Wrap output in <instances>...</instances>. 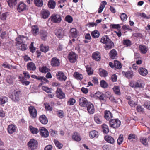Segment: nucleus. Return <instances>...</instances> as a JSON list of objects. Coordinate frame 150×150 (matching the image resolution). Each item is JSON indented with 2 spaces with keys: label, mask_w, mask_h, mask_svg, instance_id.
Returning a JSON list of instances; mask_svg holds the SVG:
<instances>
[{
  "label": "nucleus",
  "mask_w": 150,
  "mask_h": 150,
  "mask_svg": "<svg viewBox=\"0 0 150 150\" xmlns=\"http://www.w3.org/2000/svg\"><path fill=\"white\" fill-rule=\"evenodd\" d=\"M100 42L106 45L104 46V47L107 50L111 49L114 47L113 42L109 39L107 35H105L103 36L101 38Z\"/></svg>",
  "instance_id": "f257e3e1"
},
{
  "label": "nucleus",
  "mask_w": 150,
  "mask_h": 150,
  "mask_svg": "<svg viewBox=\"0 0 150 150\" xmlns=\"http://www.w3.org/2000/svg\"><path fill=\"white\" fill-rule=\"evenodd\" d=\"M20 91L14 90L10 93L9 98L13 102H18L20 99Z\"/></svg>",
  "instance_id": "f03ea898"
},
{
  "label": "nucleus",
  "mask_w": 150,
  "mask_h": 150,
  "mask_svg": "<svg viewBox=\"0 0 150 150\" xmlns=\"http://www.w3.org/2000/svg\"><path fill=\"white\" fill-rule=\"evenodd\" d=\"M121 123V121L118 119H110L109 122L110 126L114 129L118 128Z\"/></svg>",
  "instance_id": "7ed1b4c3"
},
{
  "label": "nucleus",
  "mask_w": 150,
  "mask_h": 150,
  "mask_svg": "<svg viewBox=\"0 0 150 150\" xmlns=\"http://www.w3.org/2000/svg\"><path fill=\"white\" fill-rule=\"evenodd\" d=\"M28 145L29 149L34 150L37 148L38 143L37 140L34 139H31L28 143Z\"/></svg>",
  "instance_id": "20e7f679"
},
{
  "label": "nucleus",
  "mask_w": 150,
  "mask_h": 150,
  "mask_svg": "<svg viewBox=\"0 0 150 150\" xmlns=\"http://www.w3.org/2000/svg\"><path fill=\"white\" fill-rule=\"evenodd\" d=\"M54 33L58 38L61 39L64 36L65 32L62 28H59L55 30Z\"/></svg>",
  "instance_id": "39448f33"
},
{
  "label": "nucleus",
  "mask_w": 150,
  "mask_h": 150,
  "mask_svg": "<svg viewBox=\"0 0 150 150\" xmlns=\"http://www.w3.org/2000/svg\"><path fill=\"white\" fill-rule=\"evenodd\" d=\"M78 58L77 55L74 52H70L68 55V58L69 62L71 63H75Z\"/></svg>",
  "instance_id": "423d86ee"
},
{
  "label": "nucleus",
  "mask_w": 150,
  "mask_h": 150,
  "mask_svg": "<svg viewBox=\"0 0 150 150\" xmlns=\"http://www.w3.org/2000/svg\"><path fill=\"white\" fill-rule=\"evenodd\" d=\"M28 6L22 2H20L17 7V10L19 13L28 10Z\"/></svg>",
  "instance_id": "0eeeda50"
},
{
  "label": "nucleus",
  "mask_w": 150,
  "mask_h": 150,
  "mask_svg": "<svg viewBox=\"0 0 150 150\" xmlns=\"http://www.w3.org/2000/svg\"><path fill=\"white\" fill-rule=\"evenodd\" d=\"M28 110L31 117L32 118H35L37 115V111L34 106H30L28 107Z\"/></svg>",
  "instance_id": "6e6552de"
},
{
  "label": "nucleus",
  "mask_w": 150,
  "mask_h": 150,
  "mask_svg": "<svg viewBox=\"0 0 150 150\" xmlns=\"http://www.w3.org/2000/svg\"><path fill=\"white\" fill-rule=\"evenodd\" d=\"M51 21L54 23H60L62 20L61 16L58 14H53L50 17Z\"/></svg>",
  "instance_id": "1a4fd4ad"
},
{
  "label": "nucleus",
  "mask_w": 150,
  "mask_h": 150,
  "mask_svg": "<svg viewBox=\"0 0 150 150\" xmlns=\"http://www.w3.org/2000/svg\"><path fill=\"white\" fill-rule=\"evenodd\" d=\"M143 81L141 80H139L136 82H132L130 83V86L132 88H142L143 87Z\"/></svg>",
  "instance_id": "9d476101"
},
{
  "label": "nucleus",
  "mask_w": 150,
  "mask_h": 150,
  "mask_svg": "<svg viewBox=\"0 0 150 150\" xmlns=\"http://www.w3.org/2000/svg\"><path fill=\"white\" fill-rule=\"evenodd\" d=\"M94 97L96 99L99 100L101 102L105 100L104 94L99 91L96 92L94 95Z\"/></svg>",
  "instance_id": "9b49d317"
},
{
  "label": "nucleus",
  "mask_w": 150,
  "mask_h": 150,
  "mask_svg": "<svg viewBox=\"0 0 150 150\" xmlns=\"http://www.w3.org/2000/svg\"><path fill=\"white\" fill-rule=\"evenodd\" d=\"M31 77L32 78L36 79L38 80L41 81V83L39 84V87L40 86L43 85L44 84H45L47 82V79L43 76H38L35 75H32L31 76Z\"/></svg>",
  "instance_id": "f8f14e48"
},
{
  "label": "nucleus",
  "mask_w": 150,
  "mask_h": 150,
  "mask_svg": "<svg viewBox=\"0 0 150 150\" xmlns=\"http://www.w3.org/2000/svg\"><path fill=\"white\" fill-rule=\"evenodd\" d=\"M56 77L57 80L61 81H65L67 79L64 73L62 71H58L56 74Z\"/></svg>",
  "instance_id": "ddd939ff"
},
{
  "label": "nucleus",
  "mask_w": 150,
  "mask_h": 150,
  "mask_svg": "<svg viewBox=\"0 0 150 150\" xmlns=\"http://www.w3.org/2000/svg\"><path fill=\"white\" fill-rule=\"evenodd\" d=\"M56 93L57 97L59 99H63L65 97V94L60 88H57Z\"/></svg>",
  "instance_id": "4468645a"
},
{
  "label": "nucleus",
  "mask_w": 150,
  "mask_h": 150,
  "mask_svg": "<svg viewBox=\"0 0 150 150\" xmlns=\"http://www.w3.org/2000/svg\"><path fill=\"white\" fill-rule=\"evenodd\" d=\"M79 102L80 106L83 107H86L87 104L90 102H88L86 99L84 97L80 98Z\"/></svg>",
  "instance_id": "2eb2a0df"
},
{
  "label": "nucleus",
  "mask_w": 150,
  "mask_h": 150,
  "mask_svg": "<svg viewBox=\"0 0 150 150\" xmlns=\"http://www.w3.org/2000/svg\"><path fill=\"white\" fill-rule=\"evenodd\" d=\"M73 140L76 142H79L81 140V137L80 134L76 132H74L72 135Z\"/></svg>",
  "instance_id": "dca6fc26"
},
{
  "label": "nucleus",
  "mask_w": 150,
  "mask_h": 150,
  "mask_svg": "<svg viewBox=\"0 0 150 150\" xmlns=\"http://www.w3.org/2000/svg\"><path fill=\"white\" fill-rule=\"evenodd\" d=\"M86 107L87 108V110L89 114L94 113L95 112V108L94 105L91 102L88 103Z\"/></svg>",
  "instance_id": "f3484780"
},
{
  "label": "nucleus",
  "mask_w": 150,
  "mask_h": 150,
  "mask_svg": "<svg viewBox=\"0 0 150 150\" xmlns=\"http://www.w3.org/2000/svg\"><path fill=\"white\" fill-rule=\"evenodd\" d=\"M102 116L100 114H96L94 115V120L98 124L102 123Z\"/></svg>",
  "instance_id": "a211bd4d"
},
{
  "label": "nucleus",
  "mask_w": 150,
  "mask_h": 150,
  "mask_svg": "<svg viewBox=\"0 0 150 150\" xmlns=\"http://www.w3.org/2000/svg\"><path fill=\"white\" fill-rule=\"evenodd\" d=\"M104 114V117L107 120L110 121L113 117V114L109 110H105Z\"/></svg>",
  "instance_id": "6ab92c4d"
},
{
  "label": "nucleus",
  "mask_w": 150,
  "mask_h": 150,
  "mask_svg": "<svg viewBox=\"0 0 150 150\" xmlns=\"http://www.w3.org/2000/svg\"><path fill=\"white\" fill-rule=\"evenodd\" d=\"M51 64L54 67L59 66L60 65L59 60L56 57L52 58L51 62Z\"/></svg>",
  "instance_id": "aec40b11"
},
{
  "label": "nucleus",
  "mask_w": 150,
  "mask_h": 150,
  "mask_svg": "<svg viewBox=\"0 0 150 150\" xmlns=\"http://www.w3.org/2000/svg\"><path fill=\"white\" fill-rule=\"evenodd\" d=\"M139 49L141 53L144 54H146L148 51V47L143 45H139Z\"/></svg>",
  "instance_id": "412c9836"
},
{
  "label": "nucleus",
  "mask_w": 150,
  "mask_h": 150,
  "mask_svg": "<svg viewBox=\"0 0 150 150\" xmlns=\"http://www.w3.org/2000/svg\"><path fill=\"white\" fill-rule=\"evenodd\" d=\"M70 33L71 35L73 38H76L79 35V32L75 28H71L70 31Z\"/></svg>",
  "instance_id": "4be33fe9"
},
{
  "label": "nucleus",
  "mask_w": 150,
  "mask_h": 150,
  "mask_svg": "<svg viewBox=\"0 0 150 150\" xmlns=\"http://www.w3.org/2000/svg\"><path fill=\"white\" fill-rule=\"evenodd\" d=\"M28 70L30 71H35L36 68L35 64L32 62L28 63L27 65Z\"/></svg>",
  "instance_id": "5701e85b"
},
{
  "label": "nucleus",
  "mask_w": 150,
  "mask_h": 150,
  "mask_svg": "<svg viewBox=\"0 0 150 150\" xmlns=\"http://www.w3.org/2000/svg\"><path fill=\"white\" fill-rule=\"evenodd\" d=\"M41 38L43 40H46L47 39V30H45L44 28L42 29L40 32Z\"/></svg>",
  "instance_id": "b1692460"
},
{
  "label": "nucleus",
  "mask_w": 150,
  "mask_h": 150,
  "mask_svg": "<svg viewBox=\"0 0 150 150\" xmlns=\"http://www.w3.org/2000/svg\"><path fill=\"white\" fill-rule=\"evenodd\" d=\"M26 37L23 36L19 35L18 37L16 38V42L17 44H21L24 43L25 42V40L24 39L26 38Z\"/></svg>",
  "instance_id": "393cba45"
},
{
  "label": "nucleus",
  "mask_w": 150,
  "mask_h": 150,
  "mask_svg": "<svg viewBox=\"0 0 150 150\" xmlns=\"http://www.w3.org/2000/svg\"><path fill=\"white\" fill-rule=\"evenodd\" d=\"M139 74L143 76H146L148 73V71L145 68L141 67L139 68L138 70Z\"/></svg>",
  "instance_id": "a878e982"
},
{
  "label": "nucleus",
  "mask_w": 150,
  "mask_h": 150,
  "mask_svg": "<svg viewBox=\"0 0 150 150\" xmlns=\"http://www.w3.org/2000/svg\"><path fill=\"white\" fill-rule=\"evenodd\" d=\"M117 53L116 50L113 49L111 50L109 53L110 57L112 59H115L117 57Z\"/></svg>",
  "instance_id": "bb28decb"
},
{
  "label": "nucleus",
  "mask_w": 150,
  "mask_h": 150,
  "mask_svg": "<svg viewBox=\"0 0 150 150\" xmlns=\"http://www.w3.org/2000/svg\"><path fill=\"white\" fill-rule=\"evenodd\" d=\"M93 59L97 61H99L100 59V52L98 51L94 52L92 54Z\"/></svg>",
  "instance_id": "cd10ccee"
},
{
  "label": "nucleus",
  "mask_w": 150,
  "mask_h": 150,
  "mask_svg": "<svg viewBox=\"0 0 150 150\" xmlns=\"http://www.w3.org/2000/svg\"><path fill=\"white\" fill-rule=\"evenodd\" d=\"M40 134L44 138L47 137V129L43 127H40Z\"/></svg>",
  "instance_id": "c85d7f7f"
},
{
  "label": "nucleus",
  "mask_w": 150,
  "mask_h": 150,
  "mask_svg": "<svg viewBox=\"0 0 150 150\" xmlns=\"http://www.w3.org/2000/svg\"><path fill=\"white\" fill-rule=\"evenodd\" d=\"M39 29L36 25H34L32 27V33L35 36H36L38 34Z\"/></svg>",
  "instance_id": "c756f323"
},
{
  "label": "nucleus",
  "mask_w": 150,
  "mask_h": 150,
  "mask_svg": "<svg viewBox=\"0 0 150 150\" xmlns=\"http://www.w3.org/2000/svg\"><path fill=\"white\" fill-rule=\"evenodd\" d=\"M104 139L107 142L111 144L114 143L115 142L114 138L109 135L105 136Z\"/></svg>",
  "instance_id": "7c9ffc66"
},
{
  "label": "nucleus",
  "mask_w": 150,
  "mask_h": 150,
  "mask_svg": "<svg viewBox=\"0 0 150 150\" xmlns=\"http://www.w3.org/2000/svg\"><path fill=\"white\" fill-rule=\"evenodd\" d=\"M89 137L91 138H97L98 137V132L96 130H93L91 131L89 133Z\"/></svg>",
  "instance_id": "2f4dec72"
},
{
  "label": "nucleus",
  "mask_w": 150,
  "mask_h": 150,
  "mask_svg": "<svg viewBox=\"0 0 150 150\" xmlns=\"http://www.w3.org/2000/svg\"><path fill=\"white\" fill-rule=\"evenodd\" d=\"M8 133L12 134L16 130V126L13 125H9L7 128Z\"/></svg>",
  "instance_id": "473e14b6"
},
{
  "label": "nucleus",
  "mask_w": 150,
  "mask_h": 150,
  "mask_svg": "<svg viewBox=\"0 0 150 150\" xmlns=\"http://www.w3.org/2000/svg\"><path fill=\"white\" fill-rule=\"evenodd\" d=\"M56 5L55 2L53 0H50L48 2L47 5L48 7L52 9H54Z\"/></svg>",
  "instance_id": "72a5a7b5"
},
{
  "label": "nucleus",
  "mask_w": 150,
  "mask_h": 150,
  "mask_svg": "<svg viewBox=\"0 0 150 150\" xmlns=\"http://www.w3.org/2000/svg\"><path fill=\"white\" fill-rule=\"evenodd\" d=\"M99 74L101 77H105L108 75V73L107 71L101 69L100 68L99 69Z\"/></svg>",
  "instance_id": "f704fd0d"
},
{
  "label": "nucleus",
  "mask_w": 150,
  "mask_h": 150,
  "mask_svg": "<svg viewBox=\"0 0 150 150\" xmlns=\"http://www.w3.org/2000/svg\"><path fill=\"white\" fill-rule=\"evenodd\" d=\"M107 2L106 1H102L99 6L98 12V13H101L103 9L104 8L105 5H106Z\"/></svg>",
  "instance_id": "c9c22d12"
},
{
  "label": "nucleus",
  "mask_w": 150,
  "mask_h": 150,
  "mask_svg": "<svg viewBox=\"0 0 150 150\" xmlns=\"http://www.w3.org/2000/svg\"><path fill=\"white\" fill-rule=\"evenodd\" d=\"M6 81L10 85H13V76L8 75L7 76Z\"/></svg>",
  "instance_id": "e433bc0d"
},
{
  "label": "nucleus",
  "mask_w": 150,
  "mask_h": 150,
  "mask_svg": "<svg viewBox=\"0 0 150 150\" xmlns=\"http://www.w3.org/2000/svg\"><path fill=\"white\" fill-rule=\"evenodd\" d=\"M123 74L126 77L129 79L131 78L133 76V72L131 71H127L126 72H123Z\"/></svg>",
  "instance_id": "4c0bfd02"
},
{
  "label": "nucleus",
  "mask_w": 150,
  "mask_h": 150,
  "mask_svg": "<svg viewBox=\"0 0 150 150\" xmlns=\"http://www.w3.org/2000/svg\"><path fill=\"white\" fill-rule=\"evenodd\" d=\"M39 120L40 122L42 124H47V117L44 115H43L40 116Z\"/></svg>",
  "instance_id": "58836bf2"
},
{
  "label": "nucleus",
  "mask_w": 150,
  "mask_h": 150,
  "mask_svg": "<svg viewBox=\"0 0 150 150\" xmlns=\"http://www.w3.org/2000/svg\"><path fill=\"white\" fill-rule=\"evenodd\" d=\"M123 45L126 47H130L132 45L131 41L129 39H125L123 40Z\"/></svg>",
  "instance_id": "ea45409f"
},
{
  "label": "nucleus",
  "mask_w": 150,
  "mask_h": 150,
  "mask_svg": "<svg viewBox=\"0 0 150 150\" xmlns=\"http://www.w3.org/2000/svg\"><path fill=\"white\" fill-rule=\"evenodd\" d=\"M103 131V133L107 134L109 132V130L108 126L105 124H103L102 125Z\"/></svg>",
  "instance_id": "a19ab883"
},
{
  "label": "nucleus",
  "mask_w": 150,
  "mask_h": 150,
  "mask_svg": "<svg viewBox=\"0 0 150 150\" xmlns=\"http://www.w3.org/2000/svg\"><path fill=\"white\" fill-rule=\"evenodd\" d=\"M91 35L92 37L94 38H97L100 36V33L97 30H95L91 33Z\"/></svg>",
  "instance_id": "79ce46f5"
},
{
  "label": "nucleus",
  "mask_w": 150,
  "mask_h": 150,
  "mask_svg": "<svg viewBox=\"0 0 150 150\" xmlns=\"http://www.w3.org/2000/svg\"><path fill=\"white\" fill-rule=\"evenodd\" d=\"M73 76L76 79L80 80H82L83 78L82 74L77 72L74 73Z\"/></svg>",
  "instance_id": "37998d69"
},
{
  "label": "nucleus",
  "mask_w": 150,
  "mask_h": 150,
  "mask_svg": "<svg viewBox=\"0 0 150 150\" xmlns=\"http://www.w3.org/2000/svg\"><path fill=\"white\" fill-rule=\"evenodd\" d=\"M8 100V98L5 96L0 97V104L3 105L7 102Z\"/></svg>",
  "instance_id": "c03bdc74"
},
{
  "label": "nucleus",
  "mask_w": 150,
  "mask_h": 150,
  "mask_svg": "<svg viewBox=\"0 0 150 150\" xmlns=\"http://www.w3.org/2000/svg\"><path fill=\"white\" fill-rule=\"evenodd\" d=\"M124 138L123 137V135L122 134H120L117 139V144L119 145H120L121 144L123 141Z\"/></svg>",
  "instance_id": "a18cd8bd"
},
{
  "label": "nucleus",
  "mask_w": 150,
  "mask_h": 150,
  "mask_svg": "<svg viewBox=\"0 0 150 150\" xmlns=\"http://www.w3.org/2000/svg\"><path fill=\"white\" fill-rule=\"evenodd\" d=\"M34 2L35 5L38 7H41L43 5L42 0H34Z\"/></svg>",
  "instance_id": "49530a36"
},
{
  "label": "nucleus",
  "mask_w": 150,
  "mask_h": 150,
  "mask_svg": "<svg viewBox=\"0 0 150 150\" xmlns=\"http://www.w3.org/2000/svg\"><path fill=\"white\" fill-rule=\"evenodd\" d=\"M30 130L31 132L34 134H36L39 132V130L37 128H34L32 126H29Z\"/></svg>",
  "instance_id": "de8ad7c7"
},
{
  "label": "nucleus",
  "mask_w": 150,
  "mask_h": 150,
  "mask_svg": "<svg viewBox=\"0 0 150 150\" xmlns=\"http://www.w3.org/2000/svg\"><path fill=\"white\" fill-rule=\"evenodd\" d=\"M54 142L56 147L59 149H61L62 147L63 146L62 144L57 139H54Z\"/></svg>",
  "instance_id": "09e8293b"
},
{
  "label": "nucleus",
  "mask_w": 150,
  "mask_h": 150,
  "mask_svg": "<svg viewBox=\"0 0 150 150\" xmlns=\"http://www.w3.org/2000/svg\"><path fill=\"white\" fill-rule=\"evenodd\" d=\"M17 0H8L7 2L9 6L11 7H13V6L15 5Z\"/></svg>",
  "instance_id": "8fccbe9b"
},
{
  "label": "nucleus",
  "mask_w": 150,
  "mask_h": 150,
  "mask_svg": "<svg viewBox=\"0 0 150 150\" xmlns=\"http://www.w3.org/2000/svg\"><path fill=\"white\" fill-rule=\"evenodd\" d=\"M114 66L117 69H120L122 67L121 63L117 60L114 61Z\"/></svg>",
  "instance_id": "3c124183"
},
{
  "label": "nucleus",
  "mask_w": 150,
  "mask_h": 150,
  "mask_svg": "<svg viewBox=\"0 0 150 150\" xmlns=\"http://www.w3.org/2000/svg\"><path fill=\"white\" fill-rule=\"evenodd\" d=\"M76 102V100L73 98H70L67 101V104L69 105H73Z\"/></svg>",
  "instance_id": "603ef678"
},
{
  "label": "nucleus",
  "mask_w": 150,
  "mask_h": 150,
  "mask_svg": "<svg viewBox=\"0 0 150 150\" xmlns=\"http://www.w3.org/2000/svg\"><path fill=\"white\" fill-rule=\"evenodd\" d=\"M113 90L115 93L117 95H120L121 93L120 92L119 87L118 86H115L113 88Z\"/></svg>",
  "instance_id": "864d4df0"
},
{
  "label": "nucleus",
  "mask_w": 150,
  "mask_h": 150,
  "mask_svg": "<svg viewBox=\"0 0 150 150\" xmlns=\"http://www.w3.org/2000/svg\"><path fill=\"white\" fill-rule=\"evenodd\" d=\"M39 71L42 73H46L47 72V67L46 66H43L42 67H39Z\"/></svg>",
  "instance_id": "5fc2aeb1"
},
{
  "label": "nucleus",
  "mask_w": 150,
  "mask_h": 150,
  "mask_svg": "<svg viewBox=\"0 0 150 150\" xmlns=\"http://www.w3.org/2000/svg\"><path fill=\"white\" fill-rule=\"evenodd\" d=\"M41 14L42 17L44 19L47 18V10L45 9H43L42 10Z\"/></svg>",
  "instance_id": "6e6d98bb"
},
{
  "label": "nucleus",
  "mask_w": 150,
  "mask_h": 150,
  "mask_svg": "<svg viewBox=\"0 0 150 150\" xmlns=\"http://www.w3.org/2000/svg\"><path fill=\"white\" fill-rule=\"evenodd\" d=\"M100 86L103 88H107L108 85L107 82L104 80H102L100 81Z\"/></svg>",
  "instance_id": "4d7b16f0"
},
{
  "label": "nucleus",
  "mask_w": 150,
  "mask_h": 150,
  "mask_svg": "<svg viewBox=\"0 0 150 150\" xmlns=\"http://www.w3.org/2000/svg\"><path fill=\"white\" fill-rule=\"evenodd\" d=\"M65 20L66 21L70 23L72 22L73 19L72 17L71 16L68 15L67 16L65 17Z\"/></svg>",
  "instance_id": "13d9d810"
},
{
  "label": "nucleus",
  "mask_w": 150,
  "mask_h": 150,
  "mask_svg": "<svg viewBox=\"0 0 150 150\" xmlns=\"http://www.w3.org/2000/svg\"><path fill=\"white\" fill-rule=\"evenodd\" d=\"M128 139L129 140L131 139H135L137 140V137L134 134H130L128 136Z\"/></svg>",
  "instance_id": "bf43d9fd"
},
{
  "label": "nucleus",
  "mask_w": 150,
  "mask_h": 150,
  "mask_svg": "<svg viewBox=\"0 0 150 150\" xmlns=\"http://www.w3.org/2000/svg\"><path fill=\"white\" fill-rule=\"evenodd\" d=\"M50 134L52 137H55L57 135V132L54 131L52 129L50 130Z\"/></svg>",
  "instance_id": "052dcab7"
},
{
  "label": "nucleus",
  "mask_w": 150,
  "mask_h": 150,
  "mask_svg": "<svg viewBox=\"0 0 150 150\" xmlns=\"http://www.w3.org/2000/svg\"><path fill=\"white\" fill-rule=\"evenodd\" d=\"M40 49L41 51L42 52H46L47 51V48L46 46L44 45L43 44L40 45Z\"/></svg>",
  "instance_id": "680f3d73"
},
{
  "label": "nucleus",
  "mask_w": 150,
  "mask_h": 150,
  "mask_svg": "<svg viewBox=\"0 0 150 150\" xmlns=\"http://www.w3.org/2000/svg\"><path fill=\"white\" fill-rule=\"evenodd\" d=\"M24 78L23 77L21 79V81L23 85H25V86H27L29 85L30 82L29 81H26L24 80Z\"/></svg>",
  "instance_id": "e2e57ef3"
},
{
  "label": "nucleus",
  "mask_w": 150,
  "mask_h": 150,
  "mask_svg": "<svg viewBox=\"0 0 150 150\" xmlns=\"http://www.w3.org/2000/svg\"><path fill=\"white\" fill-rule=\"evenodd\" d=\"M58 115L59 117L62 118L64 116V113L61 110H58L57 112Z\"/></svg>",
  "instance_id": "0e129e2a"
},
{
  "label": "nucleus",
  "mask_w": 150,
  "mask_h": 150,
  "mask_svg": "<svg viewBox=\"0 0 150 150\" xmlns=\"http://www.w3.org/2000/svg\"><path fill=\"white\" fill-rule=\"evenodd\" d=\"M120 17L121 20L123 21L126 20L127 18V15L124 13L121 14Z\"/></svg>",
  "instance_id": "69168bd1"
},
{
  "label": "nucleus",
  "mask_w": 150,
  "mask_h": 150,
  "mask_svg": "<svg viewBox=\"0 0 150 150\" xmlns=\"http://www.w3.org/2000/svg\"><path fill=\"white\" fill-rule=\"evenodd\" d=\"M128 104L132 107H135L136 105H137V103L134 102L132 100L128 101Z\"/></svg>",
  "instance_id": "338daca9"
},
{
  "label": "nucleus",
  "mask_w": 150,
  "mask_h": 150,
  "mask_svg": "<svg viewBox=\"0 0 150 150\" xmlns=\"http://www.w3.org/2000/svg\"><path fill=\"white\" fill-rule=\"evenodd\" d=\"M86 71L88 75H92L93 73V70L91 67H87L86 68Z\"/></svg>",
  "instance_id": "774afa93"
}]
</instances>
